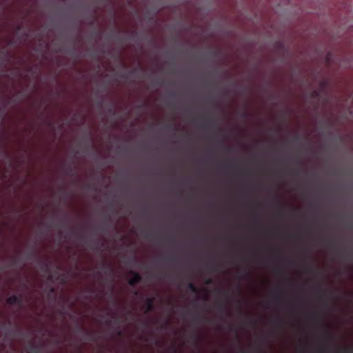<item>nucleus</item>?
Instances as JSON below:
<instances>
[{
	"mask_svg": "<svg viewBox=\"0 0 353 353\" xmlns=\"http://www.w3.org/2000/svg\"><path fill=\"white\" fill-rule=\"evenodd\" d=\"M140 279L141 278H140L139 275L136 274L134 275V276L132 278H131L130 279L129 283L130 285H134V283L138 282L140 280Z\"/></svg>",
	"mask_w": 353,
	"mask_h": 353,
	"instance_id": "1",
	"label": "nucleus"
},
{
	"mask_svg": "<svg viewBox=\"0 0 353 353\" xmlns=\"http://www.w3.org/2000/svg\"><path fill=\"white\" fill-rule=\"evenodd\" d=\"M189 288L190 289H191L193 292H196V289L194 288L193 285L190 283L189 284Z\"/></svg>",
	"mask_w": 353,
	"mask_h": 353,
	"instance_id": "4",
	"label": "nucleus"
},
{
	"mask_svg": "<svg viewBox=\"0 0 353 353\" xmlns=\"http://www.w3.org/2000/svg\"><path fill=\"white\" fill-rule=\"evenodd\" d=\"M152 299H148L147 301V307H146V312L149 311L152 308Z\"/></svg>",
	"mask_w": 353,
	"mask_h": 353,
	"instance_id": "3",
	"label": "nucleus"
},
{
	"mask_svg": "<svg viewBox=\"0 0 353 353\" xmlns=\"http://www.w3.org/2000/svg\"><path fill=\"white\" fill-rule=\"evenodd\" d=\"M17 297H16V296H10V297H9V298L7 299V303H8V304L12 305V304L15 303L17 302Z\"/></svg>",
	"mask_w": 353,
	"mask_h": 353,
	"instance_id": "2",
	"label": "nucleus"
}]
</instances>
